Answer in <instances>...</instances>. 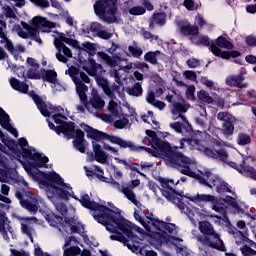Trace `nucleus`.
I'll return each mask as SVG.
<instances>
[{"mask_svg":"<svg viewBox=\"0 0 256 256\" xmlns=\"http://www.w3.org/2000/svg\"><path fill=\"white\" fill-rule=\"evenodd\" d=\"M190 143L195 145V148L198 151H202L206 157H210L211 159H219L220 161H223V163H227L233 169H236V171L241 173V175L251 177V179L256 181V159L249 157L243 160V157L238 156L237 161L233 162L229 161V154L227 153V150L223 148L218 150L215 149V147L207 148L205 146L199 145L197 140H191Z\"/></svg>","mask_w":256,"mask_h":256,"instance_id":"obj_1","label":"nucleus"},{"mask_svg":"<svg viewBox=\"0 0 256 256\" xmlns=\"http://www.w3.org/2000/svg\"><path fill=\"white\" fill-rule=\"evenodd\" d=\"M106 230L109 231V233H114L110 236L112 241H120V243H123L124 245H129V240H127L122 233H124L128 239H135L133 231L139 233V235H145V231L142 228L134 225L121 216V210L119 208H116V212H114L112 219H110V222L106 225Z\"/></svg>","mask_w":256,"mask_h":256,"instance_id":"obj_2","label":"nucleus"},{"mask_svg":"<svg viewBox=\"0 0 256 256\" xmlns=\"http://www.w3.org/2000/svg\"><path fill=\"white\" fill-rule=\"evenodd\" d=\"M185 142H187V139H181L178 146H170V149L165 151L160 159H164L166 165L174 167V169L180 171L182 175L193 177V175H195L193 170L197 167L195 161L185 156L183 153L172 151V149H185Z\"/></svg>","mask_w":256,"mask_h":256,"instance_id":"obj_3","label":"nucleus"},{"mask_svg":"<svg viewBox=\"0 0 256 256\" xmlns=\"http://www.w3.org/2000/svg\"><path fill=\"white\" fill-rule=\"evenodd\" d=\"M76 201H79V203H81V205L86 209H90L95 221L106 228L117 211V207L115 206H110V208H107L106 206H103L95 201H91L89 194H84L81 199L77 198Z\"/></svg>","mask_w":256,"mask_h":256,"instance_id":"obj_4","label":"nucleus"},{"mask_svg":"<svg viewBox=\"0 0 256 256\" xmlns=\"http://www.w3.org/2000/svg\"><path fill=\"white\" fill-rule=\"evenodd\" d=\"M198 229L203 236L196 237L198 243L211 249H218V251H225V243L221 239V234L215 230L213 224L209 221L198 222Z\"/></svg>","mask_w":256,"mask_h":256,"instance_id":"obj_5","label":"nucleus"},{"mask_svg":"<svg viewBox=\"0 0 256 256\" xmlns=\"http://www.w3.org/2000/svg\"><path fill=\"white\" fill-rule=\"evenodd\" d=\"M68 75L76 85V92L80 99V103L76 105V110L78 113H85L87 111V105H89V101L87 100V91L89 88L84 83H91V79H89V76L85 72L80 71L76 67L69 68Z\"/></svg>","mask_w":256,"mask_h":256,"instance_id":"obj_6","label":"nucleus"},{"mask_svg":"<svg viewBox=\"0 0 256 256\" xmlns=\"http://www.w3.org/2000/svg\"><path fill=\"white\" fill-rule=\"evenodd\" d=\"M47 179L50 181V185L46 190L48 199L52 201L55 195H58V197L65 200L69 199V197L77 199V196H75V193L73 192V187H71L70 184L65 183L59 174L50 172L47 175Z\"/></svg>","mask_w":256,"mask_h":256,"instance_id":"obj_7","label":"nucleus"},{"mask_svg":"<svg viewBox=\"0 0 256 256\" xmlns=\"http://www.w3.org/2000/svg\"><path fill=\"white\" fill-rule=\"evenodd\" d=\"M43 217L51 227H56L64 236L69 235V229L70 233H83V228H80L74 219H68L64 222L63 217L57 216L51 210L43 212Z\"/></svg>","mask_w":256,"mask_h":256,"instance_id":"obj_8","label":"nucleus"},{"mask_svg":"<svg viewBox=\"0 0 256 256\" xmlns=\"http://www.w3.org/2000/svg\"><path fill=\"white\" fill-rule=\"evenodd\" d=\"M146 135L148 137L151 148L145 146H137L139 148L138 151H146V153H149V155H152V157L161 158L162 155H165V151H169L171 149V144L159 139L155 131L146 130Z\"/></svg>","mask_w":256,"mask_h":256,"instance_id":"obj_9","label":"nucleus"},{"mask_svg":"<svg viewBox=\"0 0 256 256\" xmlns=\"http://www.w3.org/2000/svg\"><path fill=\"white\" fill-rule=\"evenodd\" d=\"M94 11L105 23L117 22V0H99L94 4Z\"/></svg>","mask_w":256,"mask_h":256,"instance_id":"obj_10","label":"nucleus"},{"mask_svg":"<svg viewBox=\"0 0 256 256\" xmlns=\"http://www.w3.org/2000/svg\"><path fill=\"white\" fill-rule=\"evenodd\" d=\"M166 101L171 105V114L173 121H177V119H182L184 123L189 125V121L185 117V113L189 111V104L185 102L183 97L177 94L175 91H172L171 94H167Z\"/></svg>","mask_w":256,"mask_h":256,"instance_id":"obj_11","label":"nucleus"},{"mask_svg":"<svg viewBox=\"0 0 256 256\" xmlns=\"http://www.w3.org/2000/svg\"><path fill=\"white\" fill-rule=\"evenodd\" d=\"M200 183H203V185H207V187H210V189H216L217 193H232L231 187L228 183L223 181L219 176H215L210 171H206L202 173V176H199Z\"/></svg>","mask_w":256,"mask_h":256,"instance_id":"obj_12","label":"nucleus"},{"mask_svg":"<svg viewBox=\"0 0 256 256\" xmlns=\"http://www.w3.org/2000/svg\"><path fill=\"white\" fill-rule=\"evenodd\" d=\"M19 145L24 151L23 157H25V159H29L33 167H48L47 163H49V158L47 156L39 154V152H36L34 149H31V147H29L27 139L20 138Z\"/></svg>","mask_w":256,"mask_h":256,"instance_id":"obj_13","label":"nucleus"},{"mask_svg":"<svg viewBox=\"0 0 256 256\" xmlns=\"http://www.w3.org/2000/svg\"><path fill=\"white\" fill-rule=\"evenodd\" d=\"M63 43H71V39L67 38L64 33H58V36L54 39V46L57 49L56 59L61 63H67L71 57H73V53H71V49L66 47Z\"/></svg>","mask_w":256,"mask_h":256,"instance_id":"obj_14","label":"nucleus"},{"mask_svg":"<svg viewBox=\"0 0 256 256\" xmlns=\"http://www.w3.org/2000/svg\"><path fill=\"white\" fill-rule=\"evenodd\" d=\"M195 45H204V47H210L211 53L221 59H231V57H239L241 53L239 51H222L216 44L211 43V39L208 36H200Z\"/></svg>","mask_w":256,"mask_h":256,"instance_id":"obj_15","label":"nucleus"},{"mask_svg":"<svg viewBox=\"0 0 256 256\" xmlns=\"http://www.w3.org/2000/svg\"><path fill=\"white\" fill-rule=\"evenodd\" d=\"M30 97L33 99L34 103L38 107L40 113L44 117H50V115H63L65 113V110L61 106H52V105H47L45 102L39 97V95L35 93H30Z\"/></svg>","mask_w":256,"mask_h":256,"instance_id":"obj_16","label":"nucleus"},{"mask_svg":"<svg viewBox=\"0 0 256 256\" xmlns=\"http://www.w3.org/2000/svg\"><path fill=\"white\" fill-rule=\"evenodd\" d=\"M179 180L175 183V180L173 179H168V180H163L161 184V193L163 197L167 198L168 201H172V203H183V196L181 194H178L175 192L171 185H178Z\"/></svg>","mask_w":256,"mask_h":256,"instance_id":"obj_17","label":"nucleus"},{"mask_svg":"<svg viewBox=\"0 0 256 256\" xmlns=\"http://www.w3.org/2000/svg\"><path fill=\"white\" fill-rule=\"evenodd\" d=\"M21 25L22 26L18 25L16 27L19 37H22V39H32V41H35L38 45H43V40L39 37V31H37V29L25 22H21Z\"/></svg>","mask_w":256,"mask_h":256,"instance_id":"obj_18","label":"nucleus"},{"mask_svg":"<svg viewBox=\"0 0 256 256\" xmlns=\"http://www.w3.org/2000/svg\"><path fill=\"white\" fill-rule=\"evenodd\" d=\"M52 117L56 125H58L56 128V133L58 135H61V133H63L65 137H67V135H71V132L75 129V123L67 122V117H65L63 114H56Z\"/></svg>","mask_w":256,"mask_h":256,"instance_id":"obj_19","label":"nucleus"},{"mask_svg":"<svg viewBox=\"0 0 256 256\" xmlns=\"http://www.w3.org/2000/svg\"><path fill=\"white\" fill-rule=\"evenodd\" d=\"M110 183L113 189H116V191H118L119 193H123L124 197H126L128 201H131L133 205H135V207H138V209H140V207L143 206L141 202H139V200L137 199V194H135V191H133L130 186H127V184L120 185L117 181H112Z\"/></svg>","mask_w":256,"mask_h":256,"instance_id":"obj_20","label":"nucleus"},{"mask_svg":"<svg viewBox=\"0 0 256 256\" xmlns=\"http://www.w3.org/2000/svg\"><path fill=\"white\" fill-rule=\"evenodd\" d=\"M18 221L20 223V229L21 233L23 235H26L31 243H34L33 239V233H35V229L31 227L32 223H39V219L37 217L32 216V217H18Z\"/></svg>","mask_w":256,"mask_h":256,"instance_id":"obj_21","label":"nucleus"},{"mask_svg":"<svg viewBox=\"0 0 256 256\" xmlns=\"http://www.w3.org/2000/svg\"><path fill=\"white\" fill-rule=\"evenodd\" d=\"M67 139H74L73 145L80 153L87 151V142L85 141V132L81 129H76L71 132V135H66Z\"/></svg>","mask_w":256,"mask_h":256,"instance_id":"obj_22","label":"nucleus"},{"mask_svg":"<svg viewBox=\"0 0 256 256\" xmlns=\"http://www.w3.org/2000/svg\"><path fill=\"white\" fill-rule=\"evenodd\" d=\"M79 240L75 236L66 237L65 243L62 246L63 256H77L81 255V248H79Z\"/></svg>","mask_w":256,"mask_h":256,"instance_id":"obj_23","label":"nucleus"},{"mask_svg":"<svg viewBox=\"0 0 256 256\" xmlns=\"http://www.w3.org/2000/svg\"><path fill=\"white\" fill-rule=\"evenodd\" d=\"M41 203V197L37 194L27 192L26 198L21 200V205L24 209H27L29 213H37L39 211V204Z\"/></svg>","mask_w":256,"mask_h":256,"instance_id":"obj_24","label":"nucleus"},{"mask_svg":"<svg viewBox=\"0 0 256 256\" xmlns=\"http://www.w3.org/2000/svg\"><path fill=\"white\" fill-rule=\"evenodd\" d=\"M245 73L241 72L239 74H230L225 79V85L228 87H236V89H247L249 86L247 82H245Z\"/></svg>","mask_w":256,"mask_h":256,"instance_id":"obj_25","label":"nucleus"},{"mask_svg":"<svg viewBox=\"0 0 256 256\" xmlns=\"http://www.w3.org/2000/svg\"><path fill=\"white\" fill-rule=\"evenodd\" d=\"M32 25L41 33H51V29H55L54 22L47 20L45 17L36 16L32 19Z\"/></svg>","mask_w":256,"mask_h":256,"instance_id":"obj_26","label":"nucleus"},{"mask_svg":"<svg viewBox=\"0 0 256 256\" xmlns=\"http://www.w3.org/2000/svg\"><path fill=\"white\" fill-rule=\"evenodd\" d=\"M7 165L3 166L0 164V167H4V169H8V183H16L18 185H21L22 187H25V189H29V183L25 181V178L19 176V173H17L16 170H9L11 167H14L11 162H9V159H7Z\"/></svg>","mask_w":256,"mask_h":256,"instance_id":"obj_27","label":"nucleus"},{"mask_svg":"<svg viewBox=\"0 0 256 256\" xmlns=\"http://www.w3.org/2000/svg\"><path fill=\"white\" fill-rule=\"evenodd\" d=\"M107 141L113 143V145H118L122 149H130V151L139 152V148L132 141L124 140L123 138L115 135H107Z\"/></svg>","mask_w":256,"mask_h":256,"instance_id":"obj_28","label":"nucleus"},{"mask_svg":"<svg viewBox=\"0 0 256 256\" xmlns=\"http://www.w3.org/2000/svg\"><path fill=\"white\" fill-rule=\"evenodd\" d=\"M176 27L182 35H199V27L191 25L187 20L176 21Z\"/></svg>","mask_w":256,"mask_h":256,"instance_id":"obj_29","label":"nucleus"},{"mask_svg":"<svg viewBox=\"0 0 256 256\" xmlns=\"http://www.w3.org/2000/svg\"><path fill=\"white\" fill-rule=\"evenodd\" d=\"M105 107V100L97 92L92 94V97L88 101L87 111L88 113H95Z\"/></svg>","mask_w":256,"mask_h":256,"instance_id":"obj_30","label":"nucleus"},{"mask_svg":"<svg viewBox=\"0 0 256 256\" xmlns=\"http://www.w3.org/2000/svg\"><path fill=\"white\" fill-rule=\"evenodd\" d=\"M177 229V226L173 223H166L157 218L154 220L152 231L150 233H157V231H165V233H173Z\"/></svg>","mask_w":256,"mask_h":256,"instance_id":"obj_31","label":"nucleus"},{"mask_svg":"<svg viewBox=\"0 0 256 256\" xmlns=\"http://www.w3.org/2000/svg\"><path fill=\"white\" fill-rule=\"evenodd\" d=\"M97 55L109 67H117L119 65V62L127 61V59H125V58H123V56H121V53H116L112 58H111V56L107 55L104 52H98Z\"/></svg>","mask_w":256,"mask_h":256,"instance_id":"obj_32","label":"nucleus"},{"mask_svg":"<svg viewBox=\"0 0 256 256\" xmlns=\"http://www.w3.org/2000/svg\"><path fill=\"white\" fill-rule=\"evenodd\" d=\"M134 218L136 221H139L140 225L144 227L148 231V233H151L153 231V225L155 223V218L146 216L143 218L139 212V210L134 211Z\"/></svg>","mask_w":256,"mask_h":256,"instance_id":"obj_33","label":"nucleus"},{"mask_svg":"<svg viewBox=\"0 0 256 256\" xmlns=\"http://www.w3.org/2000/svg\"><path fill=\"white\" fill-rule=\"evenodd\" d=\"M92 148L95 155V161L101 163V165H105L109 160V155H107V153H105L101 148V145L95 141H92Z\"/></svg>","mask_w":256,"mask_h":256,"instance_id":"obj_34","label":"nucleus"},{"mask_svg":"<svg viewBox=\"0 0 256 256\" xmlns=\"http://www.w3.org/2000/svg\"><path fill=\"white\" fill-rule=\"evenodd\" d=\"M80 127L81 129H83V131H85L87 137L89 139H93L92 141H95V143H97V141H100V139L103 137V133H101V131L94 129L93 127L85 123H81Z\"/></svg>","mask_w":256,"mask_h":256,"instance_id":"obj_35","label":"nucleus"},{"mask_svg":"<svg viewBox=\"0 0 256 256\" xmlns=\"http://www.w3.org/2000/svg\"><path fill=\"white\" fill-rule=\"evenodd\" d=\"M170 243L176 247V253L187 256L189 255V248L183 245V239L177 237H170Z\"/></svg>","mask_w":256,"mask_h":256,"instance_id":"obj_36","label":"nucleus"},{"mask_svg":"<svg viewBox=\"0 0 256 256\" xmlns=\"http://www.w3.org/2000/svg\"><path fill=\"white\" fill-rule=\"evenodd\" d=\"M232 235L235 239L236 245H241V243H250L251 247H254V249H256V243L253 242V240H250L248 237H246V235L243 234V232L239 230H234L232 231Z\"/></svg>","mask_w":256,"mask_h":256,"instance_id":"obj_37","label":"nucleus"},{"mask_svg":"<svg viewBox=\"0 0 256 256\" xmlns=\"http://www.w3.org/2000/svg\"><path fill=\"white\" fill-rule=\"evenodd\" d=\"M9 83L12 89H14L15 91H19V93H27L29 91V85L17 78H10Z\"/></svg>","mask_w":256,"mask_h":256,"instance_id":"obj_38","label":"nucleus"},{"mask_svg":"<svg viewBox=\"0 0 256 256\" xmlns=\"http://www.w3.org/2000/svg\"><path fill=\"white\" fill-rule=\"evenodd\" d=\"M96 83L101 87L110 99H115V94L111 91V88L109 87V81L103 77H96Z\"/></svg>","mask_w":256,"mask_h":256,"instance_id":"obj_39","label":"nucleus"},{"mask_svg":"<svg viewBox=\"0 0 256 256\" xmlns=\"http://www.w3.org/2000/svg\"><path fill=\"white\" fill-rule=\"evenodd\" d=\"M167 23V15L163 12L152 15L149 27H155V25L163 26Z\"/></svg>","mask_w":256,"mask_h":256,"instance_id":"obj_40","label":"nucleus"},{"mask_svg":"<svg viewBox=\"0 0 256 256\" xmlns=\"http://www.w3.org/2000/svg\"><path fill=\"white\" fill-rule=\"evenodd\" d=\"M5 47L7 51H9V53L15 57V59H19V53H25V46L20 44L15 48L11 40L7 42Z\"/></svg>","mask_w":256,"mask_h":256,"instance_id":"obj_41","label":"nucleus"},{"mask_svg":"<svg viewBox=\"0 0 256 256\" xmlns=\"http://www.w3.org/2000/svg\"><path fill=\"white\" fill-rule=\"evenodd\" d=\"M159 55H161V51H149L144 55V61L146 63H150L151 65H159Z\"/></svg>","mask_w":256,"mask_h":256,"instance_id":"obj_42","label":"nucleus"},{"mask_svg":"<svg viewBox=\"0 0 256 256\" xmlns=\"http://www.w3.org/2000/svg\"><path fill=\"white\" fill-rule=\"evenodd\" d=\"M126 93L131 97H141V95H143V87L141 83L136 82L133 86L126 88Z\"/></svg>","mask_w":256,"mask_h":256,"instance_id":"obj_43","label":"nucleus"},{"mask_svg":"<svg viewBox=\"0 0 256 256\" xmlns=\"http://www.w3.org/2000/svg\"><path fill=\"white\" fill-rule=\"evenodd\" d=\"M220 131L224 137H231L235 133V121L222 123Z\"/></svg>","mask_w":256,"mask_h":256,"instance_id":"obj_44","label":"nucleus"},{"mask_svg":"<svg viewBox=\"0 0 256 256\" xmlns=\"http://www.w3.org/2000/svg\"><path fill=\"white\" fill-rule=\"evenodd\" d=\"M197 97L200 103H206L207 105H213L215 100L209 95V92L200 90L197 92Z\"/></svg>","mask_w":256,"mask_h":256,"instance_id":"obj_45","label":"nucleus"},{"mask_svg":"<svg viewBox=\"0 0 256 256\" xmlns=\"http://www.w3.org/2000/svg\"><path fill=\"white\" fill-rule=\"evenodd\" d=\"M114 127L116 129H127V127H131L129 115L122 114L119 119L114 122Z\"/></svg>","mask_w":256,"mask_h":256,"instance_id":"obj_46","label":"nucleus"},{"mask_svg":"<svg viewBox=\"0 0 256 256\" xmlns=\"http://www.w3.org/2000/svg\"><path fill=\"white\" fill-rule=\"evenodd\" d=\"M188 199L193 203H201L203 201L213 202L215 201V196L207 194H197L195 196H189Z\"/></svg>","mask_w":256,"mask_h":256,"instance_id":"obj_47","label":"nucleus"},{"mask_svg":"<svg viewBox=\"0 0 256 256\" xmlns=\"http://www.w3.org/2000/svg\"><path fill=\"white\" fill-rule=\"evenodd\" d=\"M213 211H216V213H221L224 217L227 216V206L225 205V199L224 200H217L212 205Z\"/></svg>","mask_w":256,"mask_h":256,"instance_id":"obj_48","label":"nucleus"},{"mask_svg":"<svg viewBox=\"0 0 256 256\" xmlns=\"http://www.w3.org/2000/svg\"><path fill=\"white\" fill-rule=\"evenodd\" d=\"M128 249H131L133 253H140L145 256H157V252L148 250L143 253V250L138 244H127Z\"/></svg>","mask_w":256,"mask_h":256,"instance_id":"obj_49","label":"nucleus"},{"mask_svg":"<svg viewBox=\"0 0 256 256\" xmlns=\"http://www.w3.org/2000/svg\"><path fill=\"white\" fill-rule=\"evenodd\" d=\"M115 98H111V100L108 103L107 109L113 117H117L119 113H121V106L117 101H114Z\"/></svg>","mask_w":256,"mask_h":256,"instance_id":"obj_50","label":"nucleus"},{"mask_svg":"<svg viewBox=\"0 0 256 256\" xmlns=\"http://www.w3.org/2000/svg\"><path fill=\"white\" fill-rule=\"evenodd\" d=\"M216 118L222 123H229L231 121H237V118L227 111L219 112Z\"/></svg>","mask_w":256,"mask_h":256,"instance_id":"obj_51","label":"nucleus"},{"mask_svg":"<svg viewBox=\"0 0 256 256\" xmlns=\"http://www.w3.org/2000/svg\"><path fill=\"white\" fill-rule=\"evenodd\" d=\"M128 51H129L130 55H132V57H134V59H141V57L143 55V48L138 46L137 44L130 45L128 47Z\"/></svg>","mask_w":256,"mask_h":256,"instance_id":"obj_52","label":"nucleus"},{"mask_svg":"<svg viewBox=\"0 0 256 256\" xmlns=\"http://www.w3.org/2000/svg\"><path fill=\"white\" fill-rule=\"evenodd\" d=\"M6 222L7 221L0 223V233L2 234L3 239H5V241H9V235H13V231L11 230V227L7 225Z\"/></svg>","mask_w":256,"mask_h":256,"instance_id":"obj_53","label":"nucleus"},{"mask_svg":"<svg viewBox=\"0 0 256 256\" xmlns=\"http://www.w3.org/2000/svg\"><path fill=\"white\" fill-rule=\"evenodd\" d=\"M216 45L222 49H233V43H231L227 38L220 36L216 39Z\"/></svg>","mask_w":256,"mask_h":256,"instance_id":"obj_54","label":"nucleus"},{"mask_svg":"<svg viewBox=\"0 0 256 256\" xmlns=\"http://www.w3.org/2000/svg\"><path fill=\"white\" fill-rule=\"evenodd\" d=\"M82 51H86L91 57L97 53V48L95 44L90 42H85L82 44Z\"/></svg>","mask_w":256,"mask_h":256,"instance_id":"obj_55","label":"nucleus"},{"mask_svg":"<svg viewBox=\"0 0 256 256\" xmlns=\"http://www.w3.org/2000/svg\"><path fill=\"white\" fill-rule=\"evenodd\" d=\"M128 13L134 16L145 15L147 9L143 6H133L128 10Z\"/></svg>","mask_w":256,"mask_h":256,"instance_id":"obj_56","label":"nucleus"},{"mask_svg":"<svg viewBox=\"0 0 256 256\" xmlns=\"http://www.w3.org/2000/svg\"><path fill=\"white\" fill-rule=\"evenodd\" d=\"M238 145H249L251 143V136L249 134L240 133L237 138Z\"/></svg>","mask_w":256,"mask_h":256,"instance_id":"obj_57","label":"nucleus"},{"mask_svg":"<svg viewBox=\"0 0 256 256\" xmlns=\"http://www.w3.org/2000/svg\"><path fill=\"white\" fill-rule=\"evenodd\" d=\"M46 81H48V83H51V85H53V83L57 82V72L53 71V70H49L46 72Z\"/></svg>","mask_w":256,"mask_h":256,"instance_id":"obj_58","label":"nucleus"},{"mask_svg":"<svg viewBox=\"0 0 256 256\" xmlns=\"http://www.w3.org/2000/svg\"><path fill=\"white\" fill-rule=\"evenodd\" d=\"M186 99L189 101H195V85L186 87Z\"/></svg>","mask_w":256,"mask_h":256,"instance_id":"obj_59","label":"nucleus"},{"mask_svg":"<svg viewBox=\"0 0 256 256\" xmlns=\"http://www.w3.org/2000/svg\"><path fill=\"white\" fill-rule=\"evenodd\" d=\"M170 128L173 129L176 133H183L185 129V124L181 122L170 123Z\"/></svg>","mask_w":256,"mask_h":256,"instance_id":"obj_60","label":"nucleus"},{"mask_svg":"<svg viewBox=\"0 0 256 256\" xmlns=\"http://www.w3.org/2000/svg\"><path fill=\"white\" fill-rule=\"evenodd\" d=\"M240 251L243 256H256V251L249 246H243Z\"/></svg>","mask_w":256,"mask_h":256,"instance_id":"obj_61","label":"nucleus"},{"mask_svg":"<svg viewBox=\"0 0 256 256\" xmlns=\"http://www.w3.org/2000/svg\"><path fill=\"white\" fill-rule=\"evenodd\" d=\"M183 77H185V79H188L189 81H197V73H195V71L192 70L184 71Z\"/></svg>","mask_w":256,"mask_h":256,"instance_id":"obj_62","label":"nucleus"},{"mask_svg":"<svg viewBox=\"0 0 256 256\" xmlns=\"http://www.w3.org/2000/svg\"><path fill=\"white\" fill-rule=\"evenodd\" d=\"M27 77L28 79H39V68H29Z\"/></svg>","mask_w":256,"mask_h":256,"instance_id":"obj_63","label":"nucleus"},{"mask_svg":"<svg viewBox=\"0 0 256 256\" xmlns=\"http://www.w3.org/2000/svg\"><path fill=\"white\" fill-rule=\"evenodd\" d=\"M10 256H31L29 254V252L21 249V250H17V249H10Z\"/></svg>","mask_w":256,"mask_h":256,"instance_id":"obj_64","label":"nucleus"}]
</instances>
